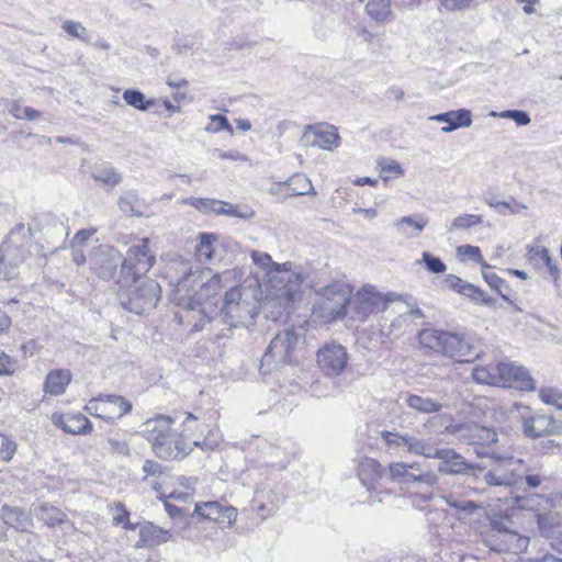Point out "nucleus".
<instances>
[{
	"label": "nucleus",
	"mask_w": 562,
	"mask_h": 562,
	"mask_svg": "<svg viewBox=\"0 0 562 562\" xmlns=\"http://www.w3.org/2000/svg\"><path fill=\"white\" fill-rule=\"evenodd\" d=\"M475 452L479 457H488L497 461V465L485 474V482L491 486H512L526 472L521 459L490 452L484 448H475Z\"/></svg>",
	"instance_id": "obj_7"
},
{
	"label": "nucleus",
	"mask_w": 562,
	"mask_h": 562,
	"mask_svg": "<svg viewBox=\"0 0 562 562\" xmlns=\"http://www.w3.org/2000/svg\"><path fill=\"white\" fill-rule=\"evenodd\" d=\"M38 518L48 527H54L64 524L67 520V515L55 506L42 504L40 506Z\"/></svg>",
	"instance_id": "obj_38"
},
{
	"label": "nucleus",
	"mask_w": 562,
	"mask_h": 562,
	"mask_svg": "<svg viewBox=\"0 0 562 562\" xmlns=\"http://www.w3.org/2000/svg\"><path fill=\"white\" fill-rule=\"evenodd\" d=\"M1 516L5 525L18 531H27L33 526L31 516L20 507L3 506Z\"/></svg>",
	"instance_id": "obj_28"
},
{
	"label": "nucleus",
	"mask_w": 562,
	"mask_h": 562,
	"mask_svg": "<svg viewBox=\"0 0 562 562\" xmlns=\"http://www.w3.org/2000/svg\"><path fill=\"white\" fill-rule=\"evenodd\" d=\"M302 142L306 146L333 150L339 146L340 136L333 125H307L302 135Z\"/></svg>",
	"instance_id": "obj_16"
},
{
	"label": "nucleus",
	"mask_w": 562,
	"mask_h": 562,
	"mask_svg": "<svg viewBox=\"0 0 562 562\" xmlns=\"http://www.w3.org/2000/svg\"><path fill=\"white\" fill-rule=\"evenodd\" d=\"M392 480H402L405 483H420L427 486H435L438 476L432 471L424 472L419 462L404 463L396 462L389 467Z\"/></svg>",
	"instance_id": "obj_13"
},
{
	"label": "nucleus",
	"mask_w": 562,
	"mask_h": 562,
	"mask_svg": "<svg viewBox=\"0 0 562 562\" xmlns=\"http://www.w3.org/2000/svg\"><path fill=\"white\" fill-rule=\"evenodd\" d=\"M32 239L31 227L24 223H18L5 236L0 246V269L9 278L31 256Z\"/></svg>",
	"instance_id": "obj_4"
},
{
	"label": "nucleus",
	"mask_w": 562,
	"mask_h": 562,
	"mask_svg": "<svg viewBox=\"0 0 562 562\" xmlns=\"http://www.w3.org/2000/svg\"><path fill=\"white\" fill-rule=\"evenodd\" d=\"M205 131L209 133H218L221 131H228L229 133H233V128L227 117L221 114L210 116V122L205 126Z\"/></svg>",
	"instance_id": "obj_54"
},
{
	"label": "nucleus",
	"mask_w": 562,
	"mask_h": 562,
	"mask_svg": "<svg viewBox=\"0 0 562 562\" xmlns=\"http://www.w3.org/2000/svg\"><path fill=\"white\" fill-rule=\"evenodd\" d=\"M288 189L290 195H305L313 191V186L305 175L295 173L289 179Z\"/></svg>",
	"instance_id": "obj_39"
},
{
	"label": "nucleus",
	"mask_w": 562,
	"mask_h": 562,
	"mask_svg": "<svg viewBox=\"0 0 562 562\" xmlns=\"http://www.w3.org/2000/svg\"><path fill=\"white\" fill-rule=\"evenodd\" d=\"M401 396L404 397L406 405L411 409L420 414L439 413L442 408V404L440 402L428 396L411 393H404Z\"/></svg>",
	"instance_id": "obj_30"
},
{
	"label": "nucleus",
	"mask_w": 562,
	"mask_h": 562,
	"mask_svg": "<svg viewBox=\"0 0 562 562\" xmlns=\"http://www.w3.org/2000/svg\"><path fill=\"white\" fill-rule=\"evenodd\" d=\"M348 355L341 345L330 344L317 352V363L326 375H339L346 368Z\"/></svg>",
	"instance_id": "obj_15"
},
{
	"label": "nucleus",
	"mask_w": 562,
	"mask_h": 562,
	"mask_svg": "<svg viewBox=\"0 0 562 562\" xmlns=\"http://www.w3.org/2000/svg\"><path fill=\"white\" fill-rule=\"evenodd\" d=\"M171 424L172 419L167 416H157L143 423V434L151 447L171 430Z\"/></svg>",
	"instance_id": "obj_26"
},
{
	"label": "nucleus",
	"mask_w": 562,
	"mask_h": 562,
	"mask_svg": "<svg viewBox=\"0 0 562 562\" xmlns=\"http://www.w3.org/2000/svg\"><path fill=\"white\" fill-rule=\"evenodd\" d=\"M497 376L499 386L520 391L535 390L533 379L522 366L501 362L497 364Z\"/></svg>",
	"instance_id": "obj_14"
},
{
	"label": "nucleus",
	"mask_w": 562,
	"mask_h": 562,
	"mask_svg": "<svg viewBox=\"0 0 562 562\" xmlns=\"http://www.w3.org/2000/svg\"><path fill=\"white\" fill-rule=\"evenodd\" d=\"M472 378L476 383L498 385L497 364L475 367L472 370Z\"/></svg>",
	"instance_id": "obj_40"
},
{
	"label": "nucleus",
	"mask_w": 562,
	"mask_h": 562,
	"mask_svg": "<svg viewBox=\"0 0 562 562\" xmlns=\"http://www.w3.org/2000/svg\"><path fill=\"white\" fill-rule=\"evenodd\" d=\"M383 474L382 465L372 458H364L359 464V480L369 492L378 488L379 481L383 477Z\"/></svg>",
	"instance_id": "obj_23"
},
{
	"label": "nucleus",
	"mask_w": 562,
	"mask_h": 562,
	"mask_svg": "<svg viewBox=\"0 0 562 562\" xmlns=\"http://www.w3.org/2000/svg\"><path fill=\"white\" fill-rule=\"evenodd\" d=\"M121 262V279L119 280V297L123 307L139 314L140 288L138 281V263L140 262V246H132L126 257L121 260L120 252L109 245H99L90 254V267L101 279L110 280L114 277Z\"/></svg>",
	"instance_id": "obj_1"
},
{
	"label": "nucleus",
	"mask_w": 562,
	"mask_h": 562,
	"mask_svg": "<svg viewBox=\"0 0 562 562\" xmlns=\"http://www.w3.org/2000/svg\"><path fill=\"white\" fill-rule=\"evenodd\" d=\"M483 222L481 215L476 214H461L452 220L450 225L447 226L449 233L462 229H470Z\"/></svg>",
	"instance_id": "obj_42"
},
{
	"label": "nucleus",
	"mask_w": 562,
	"mask_h": 562,
	"mask_svg": "<svg viewBox=\"0 0 562 562\" xmlns=\"http://www.w3.org/2000/svg\"><path fill=\"white\" fill-rule=\"evenodd\" d=\"M71 381V372L67 369L52 370L46 375L44 391L49 395L58 396L65 393Z\"/></svg>",
	"instance_id": "obj_29"
},
{
	"label": "nucleus",
	"mask_w": 562,
	"mask_h": 562,
	"mask_svg": "<svg viewBox=\"0 0 562 562\" xmlns=\"http://www.w3.org/2000/svg\"><path fill=\"white\" fill-rule=\"evenodd\" d=\"M457 254L462 259L468 258V259H471V260H473L475 262L481 263L483 270L491 268L490 265H487L484 261L483 256L481 254V249L477 246L461 245V246H459L457 248Z\"/></svg>",
	"instance_id": "obj_49"
},
{
	"label": "nucleus",
	"mask_w": 562,
	"mask_h": 562,
	"mask_svg": "<svg viewBox=\"0 0 562 562\" xmlns=\"http://www.w3.org/2000/svg\"><path fill=\"white\" fill-rule=\"evenodd\" d=\"M381 438L391 450L405 449L408 453L419 457L425 454V450L430 439H423L409 434L387 430L381 432Z\"/></svg>",
	"instance_id": "obj_17"
},
{
	"label": "nucleus",
	"mask_w": 562,
	"mask_h": 562,
	"mask_svg": "<svg viewBox=\"0 0 562 562\" xmlns=\"http://www.w3.org/2000/svg\"><path fill=\"white\" fill-rule=\"evenodd\" d=\"M15 360L3 351H0V375H9L14 372Z\"/></svg>",
	"instance_id": "obj_61"
},
{
	"label": "nucleus",
	"mask_w": 562,
	"mask_h": 562,
	"mask_svg": "<svg viewBox=\"0 0 562 562\" xmlns=\"http://www.w3.org/2000/svg\"><path fill=\"white\" fill-rule=\"evenodd\" d=\"M446 337V330H439L434 328L423 329L418 336L419 342L423 347L431 349L441 355L443 352Z\"/></svg>",
	"instance_id": "obj_32"
},
{
	"label": "nucleus",
	"mask_w": 562,
	"mask_h": 562,
	"mask_svg": "<svg viewBox=\"0 0 562 562\" xmlns=\"http://www.w3.org/2000/svg\"><path fill=\"white\" fill-rule=\"evenodd\" d=\"M462 295L469 297L477 304H483L486 306H494L496 304V301L493 297L488 296L483 290L469 282L467 283L465 288H463Z\"/></svg>",
	"instance_id": "obj_45"
},
{
	"label": "nucleus",
	"mask_w": 562,
	"mask_h": 562,
	"mask_svg": "<svg viewBox=\"0 0 562 562\" xmlns=\"http://www.w3.org/2000/svg\"><path fill=\"white\" fill-rule=\"evenodd\" d=\"M391 0H369L366 10L376 21H384L390 15Z\"/></svg>",
	"instance_id": "obj_43"
},
{
	"label": "nucleus",
	"mask_w": 562,
	"mask_h": 562,
	"mask_svg": "<svg viewBox=\"0 0 562 562\" xmlns=\"http://www.w3.org/2000/svg\"><path fill=\"white\" fill-rule=\"evenodd\" d=\"M539 397L544 404L562 409V390L552 386L541 387Z\"/></svg>",
	"instance_id": "obj_48"
},
{
	"label": "nucleus",
	"mask_w": 562,
	"mask_h": 562,
	"mask_svg": "<svg viewBox=\"0 0 562 562\" xmlns=\"http://www.w3.org/2000/svg\"><path fill=\"white\" fill-rule=\"evenodd\" d=\"M61 29L74 38H78L85 43H91V36L88 30L80 22L66 20L61 24Z\"/></svg>",
	"instance_id": "obj_46"
},
{
	"label": "nucleus",
	"mask_w": 562,
	"mask_h": 562,
	"mask_svg": "<svg viewBox=\"0 0 562 562\" xmlns=\"http://www.w3.org/2000/svg\"><path fill=\"white\" fill-rule=\"evenodd\" d=\"M16 451V443L9 437L0 434V459L9 462Z\"/></svg>",
	"instance_id": "obj_56"
},
{
	"label": "nucleus",
	"mask_w": 562,
	"mask_h": 562,
	"mask_svg": "<svg viewBox=\"0 0 562 562\" xmlns=\"http://www.w3.org/2000/svg\"><path fill=\"white\" fill-rule=\"evenodd\" d=\"M167 272L173 278L176 284L182 288L187 286L190 278H193L195 281L202 274L199 267H194L189 260L182 258L172 260L168 266Z\"/></svg>",
	"instance_id": "obj_24"
},
{
	"label": "nucleus",
	"mask_w": 562,
	"mask_h": 562,
	"mask_svg": "<svg viewBox=\"0 0 562 562\" xmlns=\"http://www.w3.org/2000/svg\"><path fill=\"white\" fill-rule=\"evenodd\" d=\"M53 424L70 435H87L92 432L91 422L82 414H58L52 416Z\"/></svg>",
	"instance_id": "obj_20"
},
{
	"label": "nucleus",
	"mask_w": 562,
	"mask_h": 562,
	"mask_svg": "<svg viewBox=\"0 0 562 562\" xmlns=\"http://www.w3.org/2000/svg\"><path fill=\"white\" fill-rule=\"evenodd\" d=\"M483 278L490 288L496 291L502 296V299L505 301H510V289L505 280L499 278L494 272H486L485 269L483 270Z\"/></svg>",
	"instance_id": "obj_44"
},
{
	"label": "nucleus",
	"mask_w": 562,
	"mask_h": 562,
	"mask_svg": "<svg viewBox=\"0 0 562 562\" xmlns=\"http://www.w3.org/2000/svg\"><path fill=\"white\" fill-rule=\"evenodd\" d=\"M176 482L178 484V487L169 493V497L186 501L193 496L196 485L195 477L180 475L177 476Z\"/></svg>",
	"instance_id": "obj_37"
},
{
	"label": "nucleus",
	"mask_w": 562,
	"mask_h": 562,
	"mask_svg": "<svg viewBox=\"0 0 562 562\" xmlns=\"http://www.w3.org/2000/svg\"><path fill=\"white\" fill-rule=\"evenodd\" d=\"M260 303L251 291L238 285L226 291L223 301V321L231 327H249L259 313Z\"/></svg>",
	"instance_id": "obj_3"
},
{
	"label": "nucleus",
	"mask_w": 562,
	"mask_h": 562,
	"mask_svg": "<svg viewBox=\"0 0 562 562\" xmlns=\"http://www.w3.org/2000/svg\"><path fill=\"white\" fill-rule=\"evenodd\" d=\"M422 262L425 265L426 269L432 273H442L447 269L445 262L440 258L435 257L427 251L423 252Z\"/></svg>",
	"instance_id": "obj_55"
},
{
	"label": "nucleus",
	"mask_w": 562,
	"mask_h": 562,
	"mask_svg": "<svg viewBox=\"0 0 562 562\" xmlns=\"http://www.w3.org/2000/svg\"><path fill=\"white\" fill-rule=\"evenodd\" d=\"M9 112L18 120L26 119L29 121H34L40 116L38 111L30 106H23L16 101L10 103Z\"/></svg>",
	"instance_id": "obj_51"
},
{
	"label": "nucleus",
	"mask_w": 562,
	"mask_h": 562,
	"mask_svg": "<svg viewBox=\"0 0 562 562\" xmlns=\"http://www.w3.org/2000/svg\"><path fill=\"white\" fill-rule=\"evenodd\" d=\"M492 117L510 119L519 126L528 125L530 123V116L527 112L520 110H505L502 112L492 111L490 113Z\"/></svg>",
	"instance_id": "obj_50"
},
{
	"label": "nucleus",
	"mask_w": 562,
	"mask_h": 562,
	"mask_svg": "<svg viewBox=\"0 0 562 562\" xmlns=\"http://www.w3.org/2000/svg\"><path fill=\"white\" fill-rule=\"evenodd\" d=\"M171 538L168 530L155 526L153 522H143V546H158Z\"/></svg>",
	"instance_id": "obj_33"
},
{
	"label": "nucleus",
	"mask_w": 562,
	"mask_h": 562,
	"mask_svg": "<svg viewBox=\"0 0 562 562\" xmlns=\"http://www.w3.org/2000/svg\"><path fill=\"white\" fill-rule=\"evenodd\" d=\"M301 338L302 335L294 329L278 333L261 358L260 371L268 374L281 364L292 363L294 350Z\"/></svg>",
	"instance_id": "obj_6"
},
{
	"label": "nucleus",
	"mask_w": 562,
	"mask_h": 562,
	"mask_svg": "<svg viewBox=\"0 0 562 562\" xmlns=\"http://www.w3.org/2000/svg\"><path fill=\"white\" fill-rule=\"evenodd\" d=\"M250 257L256 266L266 271L263 308H278L276 315H273L274 318H278L282 310L290 307L300 295L305 276L301 270H293V265L290 261L273 262L271 256L267 252L252 250Z\"/></svg>",
	"instance_id": "obj_2"
},
{
	"label": "nucleus",
	"mask_w": 562,
	"mask_h": 562,
	"mask_svg": "<svg viewBox=\"0 0 562 562\" xmlns=\"http://www.w3.org/2000/svg\"><path fill=\"white\" fill-rule=\"evenodd\" d=\"M430 121L445 122L448 125L441 127L442 133H451L460 127H469L472 124V114L468 109L448 111L429 117Z\"/></svg>",
	"instance_id": "obj_22"
},
{
	"label": "nucleus",
	"mask_w": 562,
	"mask_h": 562,
	"mask_svg": "<svg viewBox=\"0 0 562 562\" xmlns=\"http://www.w3.org/2000/svg\"><path fill=\"white\" fill-rule=\"evenodd\" d=\"M113 525H124V528L126 529H134V526H132L128 522V512L125 509L124 505L121 503L115 504V507L113 508Z\"/></svg>",
	"instance_id": "obj_57"
},
{
	"label": "nucleus",
	"mask_w": 562,
	"mask_h": 562,
	"mask_svg": "<svg viewBox=\"0 0 562 562\" xmlns=\"http://www.w3.org/2000/svg\"><path fill=\"white\" fill-rule=\"evenodd\" d=\"M461 438L473 446H488L497 441V434L494 429L480 425H471L460 428Z\"/></svg>",
	"instance_id": "obj_25"
},
{
	"label": "nucleus",
	"mask_w": 562,
	"mask_h": 562,
	"mask_svg": "<svg viewBox=\"0 0 562 562\" xmlns=\"http://www.w3.org/2000/svg\"><path fill=\"white\" fill-rule=\"evenodd\" d=\"M379 166L382 172H394L398 176H402L404 172L401 165L392 159H384L379 164Z\"/></svg>",
	"instance_id": "obj_64"
},
{
	"label": "nucleus",
	"mask_w": 562,
	"mask_h": 562,
	"mask_svg": "<svg viewBox=\"0 0 562 562\" xmlns=\"http://www.w3.org/2000/svg\"><path fill=\"white\" fill-rule=\"evenodd\" d=\"M92 178L94 181L109 187H115L122 180L120 173L109 164L95 165L92 170Z\"/></svg>",
	"instance_id": "obj_36"
},
{
	"label": "nucleus",
	"mask_w": 562,
	"mask_h": 562,
	"mask_svg": "<svg viewBox=\"0 0 562 562\" xmlns=\"http://www.w3.org/2000/svg\"><path fill=\"white\" fill-rule=\"evenodd\" d=\"M184 203L190 204L196 210L203 213H215L218 207L220 200L215 199H202V198H189L184 201Z\"/></svg>",
	"instance_id": "obj_52"
},
{
	"label": "nucleus",
	"mask_w": 562,
	"mask_h": 562,
	"mask_svg": "<svg viewBox=\"0 0 562 562\" xmlns=\"http://www.w3.org/2000/svg\"><path fill=\"white\" fill-rule=\"evenodd\" d=\"M143 471L146 472L150 476H158L156 479H148L147 476L144 479L146 486H149L151 490L156 492H160L164 484H166L168 476L164 472V468L161 464L156 463L154 461H146L143 465Z\"/></svg>",
	"instance_id": "obj_35"
},
{
	"label": "nucleus",
	"mask_w": 562,
	"mask_h": 562,
	"mask_svg": "<svg viewBox=\"0 0 562 562\" xmlns=\"http://www.w3.org/2000/svg\"><path fill=\"white\" fill-rule=\"evenodd\" d=\"M522 430L529 438H540L561 432V425L551 416L531 414L529 407H525L521 414Z\"/></svg>",
	"instance_id": "obj_12"
},
{
	"label": "nucleus",
	"mask_w": 562,
	"mask_h": 562,
	"mask_svg": "<svg viewBox=\"0 0 562 562\" xmlns=\"http://www.w3.org/2000/svg\"><path fill=\"white\" fill-rule=\"evenodd\" d=\"M428 224V218L423 214L408 215L393 222L395 233L404 238L412 239L422 235Z\"/></svg>",
	"instance_id": "obj_21"
},
{
	"label": "nucleus",
	"mask_w": 562,
	"mask_h": 562,
	"mask_svg": "<svg viewBox=\"0 0 562 562\" xmlns=\"http://www.w3.org/2000/svg\"><path fill=\"white\" fill-rule=\"evenodd\" d=\"M445 282L447 286L460 294L463 292V288L467 285V281L462 280L461 278L454 276V274H448L445 279Z\"/></svg>",
	"instance_id": "obj_63"
},
{
	"label": "nucleus",
	"mask_w": 562,
	"mask_h": 562,
	"mask_svg": "<svg viewBox=\"0 0 562 562\" xmlns=\"http://www.w3.org/2000/svg\"><path fill=\"white\" fill-rule=\"evenodd\" d=\"M216 214L247 218L251 217L254 215V212L250 211L249 209L240 211L237 206L233 205L232 203L220 201L218 207L216 209Z\"/></svg>",
	"instance_id": "obj_53"
},
{
	"label": "nucleus",
	"mask_w": 562,
	"mask_h": 562,
	"mask_svg": "<svg viewBox=\"0 0 562 562\" xmlns=\"http://www.w3.org/2000/svg\"><path fill=\"white\" fill-rule=\"evenodd\" d=\"M471 346L460 335L447 331L442 355L449 358L470 356Z\"/></svg>",
	"instance_id": "obj_31"
},
{
	"label": "nucleus",
	"mask_w": 562,
	"mask_h": 562,
	"mask_svg": "<svg viewBox=\"0 0 562 562\" xmlns=\"http://www.w3.org/2000/svg\"><path fill=\"white\" fill-rule=\"evenodd\" d=\"M322 297L318 304L321 317L325 322H333L345 316L349 301L350 290L345 283L333 282L317 291Z\"/></svg>",
	"instance_id": "obj_9"
},
{
	"label": "nucleus",
	"mask_w": 562,
	"mask_h": 562,
	"mask_svg": "<svg viewBox=\"0 0 562 562\" xmlns=\"http://www.w3.org/2000/svg\"><path fill=\"white\" fill-rule=\"evenodd\" d=\"M502 204V210L505 211L506 214H521L528 209L525 203L518 202L513 198L509 201H503Z\"/></svg>",
	"instance_id": "obj_60"
},
{
	"label": "nucleus",
	"mask_w": 562,
	"mask_h": 562,
	"mask_svg": "<svg viewBox=\"0 0 562 562\" xmlns=\"http://www.w3.org/2000/svg\"><path fill=\"white\" fill-rule=\"evenodd\" d=\"M434 497L435 495L432 492L424 494L416 493L411 495V502L414 507L418 509H425L428 506L429 502L434 499Z\"/></svg>",
	"instance_id": "obj_62"
},
{
	"label": "nucleus",
	"mask_w": 562,
	"mask_h": 562,
	"mask_svg": "<svg viewBox=\"0 0 562 562\" xmlns=\"http://www.w3.org/2000/svg\"><path fill=\"white\" fill-rule=\"evenodd\" d=\"M392 301L391 295H382L373 288H363L349 296L347 306L356 314L357 319L364 321L370 314L384 311Z\"/></svg>",
	"instance_id": "obj_11"
},
{
	"label": "nucleus",
	"mask_w": 562,
	"mask_h": 562,
	"mask_svg": "<svg viewBox=\"0 0 562 562\" xmlns=\"http://www.w3.org/2000/svg\"><path fill=\"white\" fill-rule=\"evenodd\" d=\"M549 256L550 252L546 247L533 245L528 248L527 257L533 265H538L539 261L543 262Z\"/></svg>",
	"instance_id": "obj_58"
},
{
	"label": "nucleus",
	"mask_w": 562,
	"mask_h": 562,
	"mask_svg": "<svg viewBox=\"0 0 562 562\" xmlns=\"http://www.w3.org/2000/svg\"><path fill=\"white\" fill-rule=\"evenodd\" d=\"M440 498L462 518L480 508V505L475 502L461 498L456 494H441Z\"/></svg>",
	"instance_id": "obj_34"
},
{
	"label": "nucleus",
	"mask_w": 562,
	"mask_h": 562,
	"mask_svg": "<svg viewBox=\"0 0 562 562\" xmlns=\"http://www.w3.org/2000/svg\"><path fill=\"white\" fill-rule=\"evenodd\" d=\"M237 278H241V273L239 270H226L209 279L207 282L203 284V288L205 290H213L214 292H216L222 286L226 285L227 282L236 280Z\"/></svg>",
	"instance_id": "obj_41"
},
{
	"label": "nucleus",
	"mask_w": 562,
	"mask_h": 562,
	"mask_svg": "<svg viewBox=\"0 0 562 562\" xmlns=\"http://www.w3.org/2000/svg\"><path fill=\"white\" fill-rule=\"evenodd\" d=\"M193 515L215 522L227 521L232 525L236 521L237 509L233 506H223L220 502H201L194 506Z\"/></svg>",
	"instance_id": "obj_19"
},
{
	"label": "nucleus",
	"mask_w": 562,
	"mask_h": 562,
	"mask_svg": "<svg viewBox=\"0 0 562 562\" xmlns=\"http://www.w3.org/2000/svg\"><path fill=\"white\" fill-rule=\"evenodd\" d=\"M440 9L454 12L462 11L471 5L473 0H438Z\"/></svg>",
	"instance_id": "obj_59"
},
{
	"label": "nucleus",
	"mask_w": 562,
	"mask_h": 562,
	"mask_svg": "<svg viewBox=\"0 0 562 562\" xmlns=\"http://www.w3.org/2000/svg\"><path fill=\"white\" fill-rule=\"evenodd\" d=\"M111 403L119 404L121 408L110 409L109 404H105L104 395L101 394L90 400L83 407V411L91 416L112 422L114 418L122 417L132 409V404L124 397H113Z\"/></svg>",
	"instance_id": "obj_18"
},
{
	"label": "nucleus",
	"mask_w": 562,
	"mask_h": 562,
	"mask_svg": "<svg viewBox=\"0 0 562 562\" xmlns=\"http://www.w3.org/2000/svg\"><path fill=\"white\" fill-rule=\"evenodd\" d=\"M424 458L438 459L440 463L438 471L445 474H468L475 475L476 472H482L484 467L477 463H468L464 458L450 448H438L435 442L429 439L425 450Z\"/></svg>",
	"instance_id": "obj_10"
},
{
	"label": "nucleus",
	"mask_w": 562,
	"mask_h": 562,
	"mask_svg": "<svg viewBox=\"0 0 562 562\" xmlns=\"http://www.w3.org/2000/svg\"><path fill=\"white\" fill-rule=\"evenodd\" d=\"M529 538L507 526L506 521L494 520L485 536L484 543L493 551L520 554L529 546Z\"/></svg>",
	"instance_id": "obj_8"
},
{
	"label": "nucleus",
	"mask_w": 562,
	"mask_h": 562,
	"mask_svg": "<svg viewBox=\"0 0 562 562\" xmlns=\"http://www.w3.org/2000/svg\"><path fill=\"white\" fill-rule=\"evenodd\" d=\"M218 238L214 234L202 233L195 246V256L201 263H212L220 259L217 255Z\"/></svg>",
	"instance_id": "obj_27"
},
{
	"label": "nucleus",
	"mask_w": 562,
	"mask_h": 562,
	"mask_svg": "<svg viewBox=\"0 0 562 562\" xmlns=\"http://www.w3.org/2000/svg\"><path fill=\"white\" fill-rule=\"evenodd\" d=\"M220 443V439L215 436L214 430L209 431V436L203 440L192 439L186 440V435L176 434L172 429L162 437V440L158 441V443H154L151 447L155 454L161 459L166 460H175L182 459L194 447H200L206 450H213Z\"/></svg>",
	"instance_id": "obj_5"
},
{
	"label": "nucleus",
	"mask_w": 562,
	"mask_h": 562,
	"mask_svg": "<svg viewBox=\"0 0 562 562\" xmlns=\"http://www.w3.org/2000/svg\"><path fill=\"white\" fill-rule=\"evenodd\" d=\"M119 207L122 213L128 216L138 215V196L134 191H126L119 200Z\"/></svg>",
	"instance_id": "obj_47"
}]
</instances>
